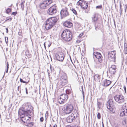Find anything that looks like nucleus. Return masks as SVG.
Returning <instances> with one entry per match:
<instances>
[{"label": "nucleus", "mask_w": 127, "mask_h": 127, "mask_svg": "<svg viewBox=\"0 0 127 127\" xmlns=\"http://www.w3.org/2000/svg\"><path fill=\"white\" fill-rule=\"evenodd\" d=\"M32 110V108L31 105L25 104L21 108L19 109L18 114L20 116H28L29 118H31V117L29 116L33 115Z\"/></svg>", "instance_id": "obj_1"}, {"label": "nucleus", "mask_w": 127, "mask_h": 127, "mask_svg": "<svg viewBox=\"0 0 127 127\" xmlns=\"http://www.w3.org/2000/svg\"><path fill=\"white\" fill-rule=\"evenodd\" d=\"M58 21L57 18L56 17L49 18L45 22V27L46 29L48 30L51 29L56 24Z\"/></svg>", "instance_id": "obj_2"}, {"label": "nucleus", "mask_w": 127, "mask_h": 127, "mask_svg": "<svg viewBox=\"0 0 127 127\" xmlns=\"http://www.w3.org/2000/svg\"><path fill=\"white\" fill-rule=\"evenodd\" d=\"M61 36L63 40L69 41L71 40L72 39V34L70 31L66 30L63 32Z\"/></svg>", "instance_id": "obj_3"}, {"label": "nucleus", "mask_w": 127, "mask_h": 127, "mask_svg": "<svg viewBox=\"0 0 127 127\" xmlns=\"http://www.w3.org/2000/svg\"><path fill=\"white\" fill-rule=\"evenodd\" d=\"M79 115L77 111L76 110H74L72 113L66 118V121L68 123H72L74 121Z\"/></svg>", "instance_id": "obj_4"}, {"label": "nucleus", "mask_w": 127, "mask_h": 127, "mask_svg": "<svg viewBox=\"0 0 127 127\" xmlns=\"http://www.w3.org/2000/svg\"><path fill=\"white\" fill-rule=\"evenodd\" d=\"M73 110V106L71 104H68L64 106V111L65 113L66 114L70 113Z\"/></svg>", "instance_id": "obj_5"}, {"label": "nucleus", "mask_w": 127, "mask_h": 127, "mask_svg": "<svg viewBox=\"0 0 127 127\" xmlns=\"http://www.w3.org/2000/svg\"><path fill=\"white\" fill-rule=\"evenodd\" d=\"M107 109L113 112H115L114 106L113 101L110 99L109 100L107 103Z\"/></svg>", "instance_id": "obj_6"}, {"label": "nucleus", "mask_w": 127, "mask_h": 127, "mask_svg": "<svg viewBox=\"0 0 127 127\" xmlns=\"http://www.w3.org/2000/svg\"><path fill=\"white\" fill-rule=\"evenodd\" d=\"M114 98L116 102L119 104H122L125 101L124 97L122 95H116L114 97Z\"/></svg>", "instance_id": "obj_7"}, {"label": "nucleus", "mask_w": 127, "mask_h": 127, "mask_svg": "<svg viewBox=\"0 0 127 127\" xmlns=\"http://www.w3.org/2000/svg\"><path fill=\"white\" fill-rule=\"evenodd\" d=\"M52 2V1L51 0L44 1L39 5L40 8L42 9H45L48 8L49 5Z\"/></svg>", "instance_id": "obj_8"}, {"label": "nucleus", "mask_w": 127, "mask_h": 127, "mask_svg": "<svg viewBox=\"0 0 127 127\" xmlns=\"http://www.w3.org/2000/svg\"><path fill=\"white\" fill-rule=\"evenodd\" d=\"M57 12V7L53 6L51 7L48 9L47 12L48 14L53 15L55 14Z\"/></svg>", "instance_id": "obj_9"}, {"label": "nucleus", "mask_w": 127, "mask_h": 127, "mask_svg": "<svg viewBox=\"0 0 127 127\" xmlns=\"http://www.w3.org/2000/svg\"><path fill=\"white\" fill-rule=\"evenodd\" d=\"M77 4L80 5L81 7L84 9H86L88 7V3L82 0H79L78 1Z\"/></svg>", "instance_id": "obj_10"}, {"label": "nucleus", "mask_w": 127, "mask_h": 127, "mask_svg": "<svg viewBox=\"0 0 127 127\" xmlns=\"http://www.w3.org/2000/svg\"><path fill=\"white\" fill-rule=\"evenodd\" d=\"M55 57L57 60L62 61L64 58V54L62 52H58L55 55Z\"/></svg>", "instance_id": "obj_11"}, {"label": "nucleus", "mask_w": 127, "mask_h": 127, "mask_svg": "<svg viewBox=\"0 0 127 127\" xmlns=\"http://www.w3.org/2000/svg\"><path fill=\"white\" fill-rule=\"evenodd\" d=\"M68 95L65 94H63L61 95L60 97V100L61 101H59V102L61 104H63L64 102L68 99Z\"/></svg>", "instance_id": "obj_12"}, {"label": "nucleus", "mask_w": 127, "mask_h": 127, "mask_svg": "<svg viewBox=\"0 0 127 127\" xmlns=\"http://www.w3.org/2000/svg\"><path fill=\"white\" fill-rule=\"evenodd\" d=\"M108 57L112 59L111 61L115 62L116 59V53L115 51H112L110 53V52L108 53Z\"/></svg>", "instance_id": "obj_13"}, {"label": "nucleus", "mask_w": 127, "mask_h": 127, "mask_svg": "<svg viewBox=\"0 0 127 127\" xmlns=\"http://www.w3.org/2000/svg\"><path fill=\"white\" fill-rule=\"evenodd\" d=\"M94 57L96 58L98 60V62H99V64H98V65L101 64L100 63H101L102 61V57L101 54L98 52H97L95 53V54L93 55V57L94 58Z\"/></svg>", "instance_id": "obj_14"}, {"label": "nucleus", "mask_w": 127, "mask_h": 127, "mask_svg": "<svg viewBox=\"0 0 127 127\" xmlns=\"http://www.w3.org/2000/svg\"><path fill=\"white\" fill-rule=\"evenodd\" d=\"M116 66L115 65H113L110 66L109 68V72L111 74H114L116 72Z\"/></svg>", "instance_id": "obj_15"}, {"label": "nucleus", "mask_w": 127, "mask_h": 127, "mask_svg": "<svg viewBox=\"0 0 127 127\" xmlns=\"http://www.w3.org/2000/svg\"><path fill=\"white\" fill-rule=\"evenodd\" d=\"M67 10V8H66L62 10L60 12L61 16L63 17H65L68 16L69 13Z\"/></svg>", "instance_id": "obj_16"}, {"label": "nucleus", "mask_w": 127, "mask_h": 127, "mask_svg": "<svg viewBox=\"0 0 127 127\" xmlns=\"http://www.w3.org/2000/svg\"><path fill=\"white\" fill-rule=\"evenodd\" d=\"M60 79L62 80L67 79V77L66 73L63 72H61L60 75Z\"/></svg>", "instance_id": "obj_17"}, {"label": "nucleus", "mask_w": 127, "mask_h": 127, "mask_svg": "<svg viewBox=\"0 0 127 127\" xmlns=\"http://www.w3.org/2000/svg\"><path fill=\"white\" fill-rule=\"evenodd\" d=\"M111 83V82L110 80L105 79L103 81L102 85L104 87H107L109 86Z\"/></svg>", "instance_id": "obj_18"}, {"label": "nucleus", "mask_w": 127, "mask_h": 127, "mask_svg": "<svg viewBox=\"0 0 127 127\" xmlns=\"http://www.w3.org/2000/svg\"><path fill=\"white\" fill-rule=\"evenodd\" d=\"M92 22L95 23L94 25L95 26L96 25V22L97 21L98 19L97 15V14H94L92 17Z\"/></svg>", "instance_id": "obj_19"}, {"label": "nucleus", "mask_w": 127, "mask_h": 127, "mask_svg": "<svg viewBox=\"0 0 127 127\" xmlns=\"http://www.w3.org/2000/svg\"><path fill=\"white\" fill-rule=\"evenodd\" d=\"M64 25L66 27L70 28L72 26V24L70 22L66 21L64 23Z\"/></svg>", "instance_id": "obj_20"}, {"label": "nucleus", "mask_w": 127, "mask_h": 127, "mask_svg": "<svg viewBox=\"0 0 127 127\" xmlns=\"http://www.w3.org/2000/svg\"><path fill=\"white\" fill-rule=\"evenodd\" d=\"M120 115L122 117L127 116V110L122 109Z\"/></svg>", "instance_id": "obj_21"}, {"label": "nucleus", "mask_w": 127, "mask_h": 127, "mask_svg": "<svg viewBox=\"0 0 127 127\" xmlns=\"http://www.w3.org/2000/svg\"><path fill=\"white\" fill-rule=\"evenodd\" d=\"M60 81L61 84L63 86L67 84L68 82L67 79L65 80L64 79L63 80H60Z\"/></svg>", "instance_id": "obj_22"}, {"label": "nucleus", "mask_w": 127, "mask_h": 127, "mask_svg": "<svg viewBox=\"0 0 127 127\" xmlns=\"http://www.w3.org/2000/svg\"><path fill=\"white\" fill-rule=\"evenodd\" d=\"M25 55L28 58H30L31 57V54L29 52V51L26 50L25 51Z\"/></svg>", "instance_id": "obj_23"}, {"label": "nucleus", "mask_w": 127, "mask_h": 127, "mask_svg": "<svg viewBox=\"0 0 127 127\" xmlns=\"http://www.w3.org/2000/svg\"><path fill=\"white\" fill-rule=\"evenodd\" d=\"M100 77V76L98 75H95L94 76V79L95 81H98Z\"/></svg>", "instance_id": "obj_24"}, {"label": "nucleus", "mask_w": 127, "mask_h": 127, "mask_svg": "<svg viewBox=\"0 0 127 127\" xmlns=\"http://www.w3.org/2000/svg\"><path fill=\"white\" fill-rule=\"evenodd\" d=\"M80 91H81L82 92V94L83 95V99H84V91H83V87L82 85L80 86Z\"/></svg>", "instance_id": "obj_25"}, {"label": "nucleus", "mask_w": 127, "mask_h": 127, "mask_svg": "<svg viewBox=\"0 0 127 127\" xmlns=\"http://www.w3.org/2000/svg\"><path fill=\"white\" fill-rule=\"evenodd\" d=\"M126 104V103H125L123 105L122 109L127 110V106Z\"/></svg>", "instance_id": "obj_26"}, {"label": "nucleus", "mask_w": 127, "mask_h": 127, "mask_svg": "<svg viewBox=\"0 0 127 127\" xmlns=\"http://www.w3.org/2000/svg\"><path fill=\"white\" fill-rule=\"evenodd\" d=\"M12 18L10 17H7L6 18L5 21H10L12 19Z\"/></svg>", "instance_id": "obj_27"}, {"label": "nucleus", "mask_w": 127, "mask_h": 127, "mask_svg": "<svg viewBox=\"0 0 127 127\" xmlns=\"http://www.w3.org/2000/svg\"><path fill=\"white\" fill-rule=\"evenodd\" d=\"M66 94H69L71 93V91L69 89H67L66 90Z\"/></svg>", "instance_id": "obj_28"}, {"label": "nucleus", "mask_w": 127, "mask_h": 127, "mask_svg": "<svg viewBox=\"0 0 127 127\" xmlns=\"http://www.w3.org/2000/svg\"><path fill=\"white\" fill-rule=\"evenodd\" d=\"M71 10L73 12L75 15H76L77 14V13L76 10L72 8L71 9Z\"/></svg>", "instance_id": "obj_29"}, {"label": "nucleus", "mask_w": 127, "mask_h": 127, "mask_svg": "<svg viewBox=\"0 0 127 127\" xmlns=\"http://www.w3.org/2000/svg\"><path fill=\"white\" fill-rule=\"evenodd\" d=\"M11 11L10 9V8H8L7 9L6 11V13L8 14Z\"/></svg>", "instance_id": "obj_30"}, {"label": "nucleus", "mask_w": 127, "mask_h": 127, "mask_svg": "<svg viewBox=\"0 0 127 127\" xmlns=\"http://www.w3.org/2000/svg\"><path fill=\"white\" fill-rule=\"evenodd\" d=\"M101 103L99 102H97V107L99 109H100V105H101Z\"/></svg>", "instance_id": "obj_31"}, {"label": "nucleus", "mask_w": 127, "mask_h": 127, "mask_svg": "<svg viewBox=\"0 0 127 127\" xmlns=\"http://www.w3.org/2000/svg\"><path fill=\"white\" fill-rule=\"evenodd\" d=\"M20 81L21 82H22L24 83H28V82H27L24 81L21 78L20 79Z\"/></svg>", "instance_id": "obj_32"}, {"label": "nucleus", "mask_w": 127, "mask_h": 127, "mask_svg": "<svg viewBox=\"0 0 127 127\" xmlns=\"http://www.w3.org/2000/svg\"><path fill=\"white\" fill-rule=\"evenodd\" d=\"M5 42L6 44H7L8 42V37H5Z\"/></svg>", "instance_id": "obj_33"}, {"label": "nucleus", "mask_w": 127, "mask_h": 127, "mask_svg": "<svg viewBox=\"0 0 127 127\" xmlns=\"http://www.w3.org/2000/svg\"><path fill=\"white\" fill-rule=\"evenodd\" d=\"M97 117L98 119H100V118L101 115L99 113H98L97 115Z\"/></svg>", "instance_id": "obj_34"}, {"label": "nucleus", "mask_w": 127, "mask_h": 127, "mask_svg": "<svg viewBox=\"0 0 127 127\" xmlns=\"http://www.w3.org/2000/svg\"><path fill=\"white\" fill-rule=\"evenodd\" d=\"M9 64H8V63H7V68L6 69V73H7L8 72V68H9Z\"/></svg>", "instance_id": "obj_35"}, {"label": "nucleus", "mask_w": 127, "mask_h": 127, "mask_svg": "<svg viewBox=\"0 0 127 127\" xmlns=\"http://www.w3.org/2000/svg\"><path fill=\"white\" fill-rule=\"evenodd\" d=\"M29 125L31 127H32L33 126V122H31L29 124Z\"/></svg>", "instance_id": "obj_36"}, {"label": "nucleus", "mask_w": 127, "mask_h": 127, "mask_svg": "<svg viewBox=\"0 0 127 127\" xmlns=\"http://www.w3.org/2000/svg\"><path fill=\"white\" fill-rule=\"evenodd\" d=\"M21 7L22 8V10H24V4H23V3H21Z\"/></svg>", "instance_id": "obj_37"}, {"label": "nucleus", "mask_w": 127, "mask_h": 127, "mask_svg": "<svg viewBox=\"0 0 127 127\" xmlns=\"http://www.w3.org/2000/svg\"><path fill=\"white\" fill-rule=\"evenodd\" d=\"M122 124L124 125H125L126 124V120L125 119L122 122Z\"/></svg>", "instance_id": "obj_38"}, {"label": "nucleus", "mask_w": 127, "mask_h": 127, "mask_svg": "<svg viewBox=\"0 0 127 127\" xmlns=\"http://www.w3.org/2000/svg\"><path fill=\"white\" fill-rule=\"evenodd\" d=\"M102 7V6L101 5H100L99 6H97L96 7V8H98L99 9H101Z\"/></svg>", "instance_id": "obj_39"}, {"label": "nucleus", "mask_w": 127, "mask_h": 127, "mask_svg": "<svg viewBox=\"0 0 127 127\" xmlns=\"http://www.w3.org/2000/svg\"><path fill=\"white\" fill-rule=\"evenodd\" d=\"M120 11L121 12H120V16H121V15L122 9H121V4H120Z\"/></svg>", "instance_id": "obj_40"}, {"label": "nucleus", "mask_w": 127, "mask_h": 127, "mask_svg": "<svg viewBox=\"0 0 127 127\" xmlns=\"http://www.w3.org/2000/svg\"><path fill=\"white\" fill-rule=\"evenodd\" d=\"M19 31H20L18 32V34L19 35H21L22 34V32H21V31H21L20 30Z\"/></svg>", "instance_id": "obj_41"}, {"label": "nucleus", "mask_w": 127, "mask_h": 127, "mask_svg": "<svg viewBox=\"0 0 127 127\" xmlns=\"http://www.w3.org/2000/svg\"><path fill=\"white\" fill-rule=\"evenodd\" d=\"M124 46H125L124 50H125L126 51L127 50V45H126V46H125V44H124Z\"/></svg>", "instance_id": "obj_42"}, {"label": "nucleus", "mask_w": 127, "mask_h": 127, "mask_svg": "<svg viewBox=\"0 0 127 127\" xmlns=\"http://www.w3.org/2000/svg\"><path fill=\"white\" fill-rule=\"evenodd\" d=\"M40 120L41 122H42L43 121V117H41L40 118Z\"/></svg>", "instance_id": "obj_43"}, {"label": "nucleus", "mask_w": 127, "mask_h": 127, "mask_svg": "<svg viewBox=\"0 0 127 127\" xmlns=\"http://www.w3.org/2000/svg\"><path fill=\"white\" fill-rule=\"evenodd\" d=\"M83 35V34L82 33H81L78 36V37H79V38L81 37Z\"/></svg>", "instance_id": "obj_44"}, {"label": "nucleus", "mask_w": 127, "mask_h": 127, "mask_svg": "<svg viewBox=\"0 0 127 127\" xmlns=\"http://www.w3.org/2000/svg\"><path fill=\"white\" fill-rule=\"evenodd\" d=\"M127 8V5H126L125 6V12H126V9Z\"/></svg>", "instance_id": "obj_45"}, {"label": "nucleus", "mask_w": 127, "mask_h": 127, "mask_svg": "<svg viewBox=\"0 0 127 127\" xmlns=\"http://www.w3.org/2000/svg\"><path fill=\"white\" fill-rule=\"evenodd\" d=\"M124 89L125 93H126V87L125 86H124Z\"/></svg>", "instance_id": "obj_46"}, {"label": "nucleus", "mask_w": 127, "mask_h": 127, "mask_svg": "<svg viewBox=\"0 0 127 127\" xmlns=\"http://www.w3.org/2000/svg\"><path fill=\"white\" fill-rule=\"evenodd\" d=\"M17 14V12H13L12 13V15H15Z\"/></svg>", "instance_id": "obj_47"}, {"label": "nucleus", "mask_w": 127, "mask_h": 127, "mask_svg": "<svg viewBox=\"0 0 127 127\" xmlns=\"http://www.w3.org/2000/svg\"><path fill=\"white\" fill-rule=\"evenodd\" d=\"M47 72H48V75L49 76H50V71L49 70H47Z\"/></svg>", "instance_id": "obj_48"}, {"label": "nucleus", "mask_w": 127, "mask_h": 127, "mask_svg": "<svg viewBox=\"0 0 127 127\" xmlns=\"http://www.w3.org/2000/svg\"><path fill=\"white\" fill-rule=\"evenodd\" d=\"M21 120L24 123H25V122L26 121V120H25V119H24H24H21Z\"/></svg>", "instance_id": "obj_49"}, {"label": "nucleus", "mask_w": 127, "mask_h": 127, "mask_svg": "<svg viewBox=\"0 0 127 127\" xmlns=\"http://www.w3.org/2000/svg\"><path fill=\"white\" fill-rule=\"evenodd\" d=\"M25 90H26V93L27 94H28V91H27V88H25Z\"/></svg>", "instance_id": "obj_50"}, {"label": "nucleus", "mask_w": 127, "mask_h": 127, "mask_svg": "<svg viewBox=\"0 0 127 127\" xmlns=\"http://www.w3.org/2000/svg\"><path fill=\"white\" fill-rule=\"evenodd\" d=\"M6 33H8V29L7 28H6Z\"/></svg>", "instance_id": "obj_51"}, {"label": "nucleus", "mask_w": 127, "mask_h": 127, "mask_svg": "<svg viewBox=\"0 0 127 127\" xmlns=\"http://www.w3.org/2000/svg\"><path fill=\"white\" fill-rule=\"evenodd\" d=\"M66 127H73V126H72L70 125H68Z\"/></svg>", "instance_id": "obj_52"}, {"label": "nucleus", "mask_w": 127, "mask_h": 127, "mask_svg": "<svg viewBox=\"0 0 127 127\" xmlns=\"http://www.w3.org/2000/svg\"><path fill=\"white\" fill-rule=\"evenodd\" d=\"M20 87V86H18V88H17V90L18 91H19V90Z\"/></svg>", "instance_id": "obj_53"}, {"label": "nucleus", "mask_w": 127, "mask_h": 127, "mask_svg": "<svg viewBox=\"0 0 127 127\" xmlns=\"http://www.w3.org/2000/svg\"><path fill=\"white\" fill-rule=\"evenodd\" d=\"M76 42L77 43H78L80 42V40H77Z\"/></svg>", "instance_id": "obj_54"}, {"label": "nucleus", "mask_w": 127, "mask_h": 127, "mask_svg": "<svg viewBox=\"0 0 127 127\" xmlns=\"http://www.w3.org/2000/svg\"><path fill=\"white\" fill-rule=\"evenodd\" d=\"M45 43H46L45 42H44V47L45 48H46V46H45Z\"/></svg>", "instance_id": "obj_55"}, {"label": "nucleus", "mask_w": 127, "mask_h": 127, "mask_svg": "<svg viewBox=\"0 0 127 127\" xmlns=\"http://www.w3.org/2000/svg\"><path fill=\"white\" fill-rule=\"evenodd\" d=\"M53 127H57V125L56 124Z\"/></svg>", "instance_id": "obj_56"}, {"label": "nucleus", "mask_w": 127, "mask_h": 127, "mask_svg": "<svg viewBox=\"0 0 127 127\" xmlns=\"http://www.w3.org/2000/svg\"><path fill=\"white\" fill-rule=\"evenodd\" d=\"M25 2V1H22V2L21 3H23V4H24Z\"/></svg>", "instance_id": "obj_57"}, {"label": "nucleus", "mask_w": 127, "mask_h": 127, "mask_svg": "<svg viewBox=\"0 0 127 127\" xmlns=\"http://www.w3.org/2000/svg\"><path fill=\"white\" fill-rule=\"evenodd\" d=\"M50 69L51 70V72H52V70L51 68V67H50Z\"/></svg>", "instance_id": "obj_58"}, {"label": "nucleus", "mask_w": 127, "mask_h": 127, "mask_svg": "<svg viewBox=\"0 0 127 127\" xmlns=\"http://www.w3.org/2000/svg\"><path fill=\"white\" fill-rule=\"evenodd\" d=\"M73 127H78L77 126H73Z\"/></svg>", "instance_id": "obj_59"}, {"label": "nucleus", "mask_w": 127, "mask_h": 127, "mask_svg": "<svg viewBox=\"0 0 127 127\" xmlns=\"http://www.w3.org/2000/svg\"><path fill=\"white\" fill-rule=\"evenodd\" d=\"M50 45H51V44H50V45H49H49H48V47H49L50 46Z\"/></svg>", "instance_id": "obj_60"}, {"label": "nucleus", "mask_w": 127, "mask_h": 127, "mask_svg": "<svg viewBox=\"0 0 127 127\" xmlns=\"http://www.w3.org/2000/svg\"><path fill=\"white\" fill-rule=\"evenodd\" d=\"M97 66H98V67H100H100L99 66H98V65H97Z\"/></svg>", "instance_id": "obj_61"}, {"label": "nucleus", "mask_w": 127, "mask_h": 127, "mask_svg": "<svg viewBox=\"0 0 127 127\" xmlns=\"http://www.w3.org/2000/svg\"><path fill=\"white\" fill-rule=\"evenodd\" d=\"M126 80L127 82V78H126Z\"/></svg>", "instance_id": "obj_62"}, {"label": "nucleus", "mask_w": 127, "mask_h": 127, "mask_svg": "<svg viewBox=\"0 0 127 127\" xmlns=\"http://www.w3.org/2000/svg\"><path fill=\"white\" fill-rule=\"evenodd\" d=\"M21 118H24V117H21Z\"/></svg>", "instance_id": "obj_63"}, {"label": "nucleus", "mask_w": 127, "mask_h": 127, "mask_svg": "<svg viewBox=\"0 0 127 127\" xmlns=\"http://www.w3.org/2000/svg\"><path fill=\"white\" fill-rule=\"evenodd\" d=\"M27 39L26 38H25V40H26Z\"/></svg>", "instance_id": "obj_64"}]
</instances>
